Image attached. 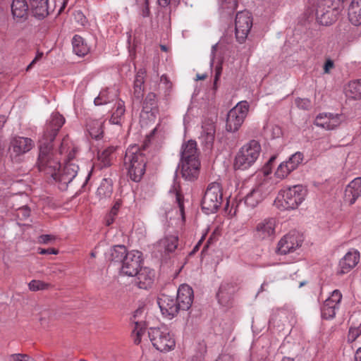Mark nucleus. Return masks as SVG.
I'll return each instance as SVG.
<instances>
[{
    "mask_svg": "<svg viewBox=\"0 0 361 361\" xmlns=\"http://www.w3.org/2000/svg\"><path fill=\"white\" fill-rule=\"evenodd\" d=\"M88 131L93 139L99 140L102 138L104 134L102 123L99 121H93L88 125Z\"/></svg>",
    "mask_w": 361,
    "mask_h": 361,
    "instance_id": "obj_37",
    "label": "nucleus"
},
{
    "mask_svg": "<svg viewBox=\"0 0 361 361\" xmlns=\"http://www.w3.org/2000/svg\"><path fill=\"white\" fill-rule=\"evenodd\" d=\"M27 0H13L11 12L15 18L26 20L30 13Z\"/></svg>",
    "mask_w": 361,
    "mask_h": 361,
    "instance_id": "obj_27",
    "label": "nucleus"
},
{
    "mask_svg": "<svg viewBox=\"0 0 361 361\" xmlns=\"http://www.w3.org/2000/svg\"><path fill=\"white\" fill-rule=\"evenodd\" d=\"M223 202V191L220 183L216 182L208 185L201 201V208L206 214L216 213Z\"/></svg>",
    "mask_w": 361,
    "mask_h": 361,
    "instance_id": "obj_6",
    "label": "nucleus"
},
{
    "mask_svg": "<svg viewBox=\"0 0 361 361\" xmlns=\"http://www.w3.org/2000/svg\"><path fill=\"white\" fill-rule=\"evenodd\" d=\"M66 119L59 112H54L50 119L44 125L41 137L38 140L39 154L37 165L40 171L49 174L51 177L56 176L61 167L58 159L54 158V142Z\"/></svg>",
    "mask_w": 361,
    "mask_h": 361,
    "instance_id": "obj_1",
    "label": "nucleus"
},
{
    "mask_svg": "<svg viewBox=\"0 0 361 361\" xmlns=\"http://www.w3.org/2000/svg\"><path fill=\"white\" fill-rule=\"evenodd\" d=\"M212 236H210L209 238V239L207 240L205 245H204L202 251H201V256L204 255V253L207 252V250H208L209 247V245L212 243Z\"/></svg>",
    "mask_w": 361,
    "mask_h": 361,
    "instance_id": "obj_63",
    "label": "nucleus"
},
{
    "mask_svg": "<svg viewBox=\"0 0 361 361\" xmlns=\"http://www.w3.org/2000/svg\"><path fill=\"white\" fill-rule=\"evenodd\" d=\"M252 26V16L247 11L238 12L235 19V37L239 43H243Z\"/></svg>",
    "mask_w": 361,
    "mask_h": 361,
    "instance_id": "obj_10",
    "label": "nucleus"
},
{
    "mask_svg": "<svg viewBox=\"0 0 361 361\" xmlns=\"http://www.w3.org/2000/svg\"><path fill=\"white\" fill-rule=\"evenodd\" d=\"M30 14L37 19L42 20L49 14V0H27Z\"/></svg>",
    "mask_w": 361,
    "mask_h": 361,
    "instance_id": "obj_24",
    "label": "nucleus"
},
{
    "mask_svg": "<svg viewBox=\"0 0 361 361\" xmlns=\"http://www.w3.org/2000/svg\"><path fill=\"white\" fill-rule=\"evenodd\" d=\"M28 286L30 290L37 291L41 290H47L51 287V285L49 283H45L39 280H32L29 283Z\"/></svg>",
    "mask_w": 361,
    "mask_h": 361,
    "instance_id": "obj_43",
    "label": "nucleus"
},
{
    "mask_svg": "<svg viewBox=\"0 0 361 361\" xmlns=\"http://www.w3.org/2000/svg\"><path fill=\"white\" fill-rule=\"evenodd\" d=\"M10 361H35V360L27 354L16 353L10 355Z\"/></svg>",
    "mask_w": 361,
    "mask_h": 361,
    "instance_id": "obj_49",
    "label": "nucleus"
},
{
    "mask_svg": "<svg viewBox=\"0 0 361 361\" xmlns=\"http://www.w3.org/2000/svg\"><path fill=\"white\" fill-rule=\"evenodd\" d=\"M215 361H234V359L228 354H221Z\"/></svg>",
    "mask_w": 361,
    "mask_h": 361,
    "instance_id": "obj_58",
    "label": "nucleus"
},
{
    "mask_svg": "<svg viewBox=\"0 0 361 361\" xmlns=\"http://www.w3.org/2000/svg\"><path fill=\"white\" fill-rule=\"evenodd\" d=\"M147 162L143 149L137 146L128 148L124 157L128 177L135 183H140L146 172Z\"/></svg>",
    "mask_w": 361,
    "mask_h": 361,
    "instance_id": "obj_2",
    "label": "nucleus"
},
{
    "mask_svg": "<svg viewBox=\"0 0 361 361\" xmlns=\"http://www.w3.org/2000/svg\"><path fill=\"white\" fill-rule=\"evenodd\" d=\"M178 238L176 235H167L161 239L159 245L164 249L165 252L170 253L175 251L178 247Z\"/></svg>",
    "mask_w": 361,
    "mask_h": 361,
    "instance_id": "obj_33",
    "label": "nucleus"
},
{
    "mask_svg": "<svg viewBox=\"0 0 361 361\" xmlns=\"http://www.w3.org/2000/svg\"><path fill=\"white\" fill-rule=\"evenodd\" d=\"M176 299L180 310H188L194 299V293L192 287L185 283L181 284L177 290Z\"/></svg>",
    "mask_w": 361,
    "mask_h": 361,
    "instance_id": "obj_19",
    "label": "nucleus"
},
{
    "mask_svg": "<svg viewBox=\"0 0 361 361\" xmlns=\"http://www.w3.org/2000/svg\"><path fill=\"white\" fill-rule=\"evenodd\" d=\"M205 235H203L200 240L197 242V243L194 246L193 249L189 252L188 256H193L199 250L200 246L202 245L203 241L204 240Z\"/></svg>",
    "mask_w": 361,
    "mask_h": 361,
    "instance_id": "obj_53",
    "label": "nucleus"
},
{
    "mask_svg": "<svg viewBox=\"0 0 361 361\" xmlns=\"http://www.w3.org/2000/svg\"><path fill=\"white\" fill-rule=\"evenodd\" d=\"M146 73L147 71L145 68H139L135 75L133 86H135L136 87H142L145 83Z\"/></svg>",
    "mask_w": 361,
    "mask_h": 361,
    "instance_id": "obj_44",
    "label": "nucleus"
},
{
    "mask_svg": "<svg viewBox=\"0 0 361 361\" xmlns=\"http://www.w3.org/2000/svg\"><path fill=\"white\" fill-rule=\"evenodd\" d=\"M134 324L135 325V329L133 330V333L136 331V335L134 338V343L135 345H138L141 342L142 336L145 331L146 324L145 322H142V321H134Z\"/></svg>",
    "mask_w": 361,
    "mask_h": 361,
    "instance_id": "obj_42",
    "label": "nucleus"
},
{
    "mask_svg": "<svg viewBox=\"0 0 361 361\" xmlns=\"http://www.w3.org/2000/svg\"><path fill=\"white\" fill-rule=\"evenodd\" d=\"M296 106L302 110L308 111L312 107V102L308 98L297 97L295 99Z\"/></svg>",
    "mask_w": 361,
    "mask_h": 361,
    "instance_id": "obj_45",
    "label": "nucleus"
},
{
    "mask_svg": "<svg viewBox=\"0 0 361 361\" xmlns=\"http://www.w3.org/2000/svg\"><path fill=\"white\" fill-rule=\"evenodd\" d=\"M361 197V177H357L350 181L344 191V202L353 205Z\"/></svg>",
    "mask_w": 361,
    "mask_h": 361,
    "instance_id": "obj_22",
    "label": "nucleus"
},
{
    "mask_svg": "<svg viewBox=\"0 0 361 361\" xmlns=\"http://www.w3.org/2000/svg\"><path fill=\"white\" fill-rule=\"evenodd\" d=\"M114 101V98L109 95V89L102 90L99 95L94 98V104L95 106L107 104Z\"/></svg>",
    "mask_w": 361,
    "mask_h": 361,
    "instance_id": "obj_40",
    "label": "nucleus"
},
{
    "mask_svg": "<svg viewBox=\"0 0 361 361\" xmlns=\"http://www.w3.org/2000/svg\"><path fill=\"white\" fill-rule=\"evenodd\" d=\"M38 253L40 255H57L59 253V250L54 247H49V248H38Z\"/></svg>",
    "mask_w": 361,
    "mask_h": 361,
    "instance_id": "obj_50",
    "label": "nucleus"
},
{
    "mask_svg": "<svg viewBox=\"0 0 361 361\" xmlns=\"http://www.w3.org/2000/svg\"><path fill=\"white\" fill-rule=\"evenodd\" d=\"M128 253L129 251L124 245H116L111 246L106 253V259L111 263L121 266Z\"/></svg>",
    "mask_w": 361,
    "mask_h": 361,
    "instance_id": "obj_25",
    "label": "nucleus"
},
{
    "mask_svg": "<svg viewBox=\"0 0 361 361\" xmlns=\"http://www.w3.org/2000/svg\"><path fill=\"white\" fill-rule=\"evenodd\" d=\"M355 361H361V347L355 353Z\"/></svg>",
    "mask_w": 361,
    "mask_h": 361,
    "instance_id": "obj_64",
    "label": "nucleus"
},
{
    "mask_svg": "<svg viewBox=\"0 0 361 361\" xmlns=\"http://www.w3.org/2000/svg\"><path fill=\"white\" fill-rule=\"evenodd\" d=\"M261 145L257 140H252L240 148L233 161L235 171H245L252 167L258 159Z\"/></svg>",
    "mask_w": 361,
    "mask_h": 361,
    "instance_id": "obj_4",
    "label": "nucleus"
},
{
    "mask_svg": "<svg viewBox=\"0 0 361 361\" xmlns=\"http://www.w3.org/2000/svg\"><path fill=\"white\" fill-rule=\"evenodd\" d=\"M34 147L35 142L31 138L16 135L10 140L9 157L13 162L20 163L23 161L24 154Z\"/></svg>",
    "mask_w": 361,
    "mask_h": 361,
    "instance_id": "obj_9",
    "label": "nucleus"
},
{
    "mask_svg": "<svg viewBox=\"0 0 361 361\" xmlns=\"http://www.w3.org/2000/svg\"><path fill=\"white\" fill-rule=\"evenodd\" d=\"M346 95L354 99H361V79L349 82L345 89Z\"/></svg>",
    "mask_w": 361,
    "mask_h": 361,
    "instance_id": "obj_34",
    "label": "nucleus"
},
{
    "mask_svg": "<svg viewBox=\"0 0 361 361\" xmlns=\"http://www.w3.org/2000/svg\"><path fill=\"white\" fill-rule=\"evenodd\" d=\"M122 201L121 200H118L114 203V206L110 210V213H111V216H117L118 210L120 207H121Z\"/></svg>",
    "mask_w": 361,
    "mask_h": 361,
    "instance_id": "obj_54",
    "label": "nucleus"
},
{
    "mask_svg": "<svg viewBox=\"0 0 361 361\" xmlns=\"http://www.w3.org/2000/svg\"><path fill=\"white\" fill-rule=\"evenodd\" d=\"M180 155V159H200L196 141L190 140L186 142H183L181 146Z\"/></svg>",
    "mask_w": 361,
    "mask_h": 361,
    "instance_id": "obj_28",
    "label": "nucleus"
},
{
    "mask_svg": "<svg viewBox=\"0 0 361 361\" xmlns=\"http://www.w3.org/2000/svg\"><path fill=\"white\" fill-rule=\"evenodd\" d=\"M117 147L110 146L104 149L101 153H98V159L101 161V167H108L111 165V155L114 154Z\"/></svg>",
    "mask_w": 361,
    "mask_h": 361,
    "instance_id": "obj_36",
    "label": "nucleus"
},
{
    "mask_svg": "<svg viewBox=\"0 0 361 361\" xmlns=\"http://www.w3.org/2000/svg\"><path fill=\"white\" fill-rule=\"evenodd\" d=\"M310 13H314L317 23L322 25L329 26L337 20L338 11L331 8L333 0H307Z\"/></svg>",
    "mask_w": 361,
    "mask_h": 361,
    "instance_id": "obj_5",
    "label": "nucleus"
},
{
    "mask_svg": "<svg viewBox=\"0 0 361 361\" xmlns=\"http://www.w3.org/2000/svg\"><path fill=\"white\" fill-rule=\"evenodd\" d=\"M135 4L140 9L142 18H149L152 13L149 7V0H135Z\"/></svg>",
    "mask_w": 361,
    "mask_h": 361,
    "instance_id": "obj_41",
    "label": "nucleus"
},
{
    "mask_svg": "<svg viewBox=\"0 0 361 361\" xmlns=\"http://www.w3.org/2000/svg\"><path fill=\"white\" fill-rule=\"evenodd\" d=\"M304 154L300 152H296L292 154L287 161L281 162L275 171V176L279 179H284L292 171H295L302 164Z\"/></svg>",
    "mask_w": 361,
    "mask_h": 361,
    "instance_id": "obj_15",
    "label": "nucleus"
},
{
    "mask_svg": "<svg viewBox=\"0 0 361 361\" xmlns=\"http://www.w3.org/2000/svg\"><path fill=\"white\" fill-rule=\"evenodd\" d=\"M276 226V219H264L257 224L253 231L255 240L257 241L273 240L275 238Z\"/></svg>",
    "mask_w": 361,
    "mask_h": 361,
    "instance_id": "obj_12",
    "label": "nucleus"
},
{
    "mask_svg": "<svg viewBox=\"0 0 361 361\" xmlns=\"http://www.w3.org/2000/svg\"><path fill=\"white\" fill-rule=\"evenodd\" d=\"M215 131L214 126H210L206 130H204L202 138L206 147H212L215 138Z\"/></svg>",
    "mask_w": 361,
    "mask_h": 361,
    "instance_id": "obj_39",
    "label": "nucleus"
},
{
    "mask_svg": "<svg viewBox=\"0 0 361 361\" xmlns=\"http://www.w3.org/2000/svg\"><path fill=\"white\" fill-rule=\"evenodd\" d=\"M338 305H334V303L329 300H326L321 307V316L322 319H333L336 315V310L338 309Z\"/></svg>",
    "mask_w": 361,
    "mask_h": 361,
    "instance_id": "obj_35",
    "label": "nucleus"
},
{
    "mask_svg": "<svg viewBox=\"0 0 361 361\" xmlns=\"http://www.w3.org/2000/svg\"><path fill=\"white\" fill-rule=\"evenodd\" d=\"M306 190L301 185H295L279 190L274 204L280 211L296 209L304 201Z\"/></svg>",
    "mask_w": 361,
    "mask_h": 361,
    "instance_id": "obj_3",
    "label": "nucleus"
},
{
    "mask_svg": "<svg viewBox=\"0 0 361 361\" xmlns=\"http://www.w3.org/2000/svg\"><path fill=\"white\" fill-rule=\"evenodd\" d=\"M176 192V201L177 204L180 203L184 202V195L179 188L178 189H175Z\"/></svg>",
    "mask_w": 361,
    "mask_h": 361,
    "instance_id": "obj_56",
    "label": "nucleus"
},
{
    "mask_svg": "<svg viewBox=\"0 0 361 361\" xmlns=\"http://www.w3.org/2000/svg\"><path fill=\"white\" fill-rule=\"evenodd\" d=\"M78 152V147H73L69 152L67 156V159L65 164H74L73 160L75 157L76 153Z\"/></svg>",
    "mask_w": 361,
    "mask_h": 361,
    "instance_id": "obj_52",
    "label": "nucleus"
},
{
    "mask_svg": "<svg viewBox=\"0 0 361 361\" xmlns=\"http://www.w3.org/2000/svg\"><path fill=\"white\" fill-rule=\"evenodd\" d=\"M142 252L137 250L130 251L121 264V272L126 276H135L141 268L142 263Z\"/></svg>",
    "mask_w": 361,
    "mask_h": 361,
    "instance_id": "obj_13",
    "label": "nucleus"
},
{
    "mask_svg": "<svg viewBox=\"0 0 361 361\" xmlns=\"http://www.w3.org/2000/svg\"><path fill=\"white\" fill-rule=\"evenodd\" d=\"M79 166L75 164H65L64 166L56 172V176H54L53 179L58 183L59 188L65 191L68 188V184L77 176Z\"/></svg>",
    "mask_w": 361,
    "mask_h": 361,
    "instance_id": "obj_14",
    "label": "nucleus"
},
{
    "mask_svg": "<svg viewBox=\"0 0 361 361\" xmlns=\"http://www.w3.org/2000/svg\"><path fill=\"white\" fill-rule=\"evenodd\" d=\"M116 216H111V213L109 212L105 217L106 225H111L114 223Z\"/></svg>",
    "mask_w": 361,
    "mask_h": 361,
    "instance_id": "obj_61",
    "label": "nucleus"
},
{
    "mask_svg": "<svg viewBox=\"0 0 361 361\" xmlns=\"http://www.w3.org/2000/svg\"><path fill=\"white\" fill-rule=\"evenodd\" d=\"M73 49L75 54L79 56H84L90 51V47L85 39L80 35H74L73 40Z\"/></svg>",
    "mask_w": 361,
    "mask_h": 361,
    "instance_id": "obj_31",
    "label": "nucleus"
},
{
    "mask_svg": "<svg viewBox=\"0 0 361 361\" xmlns=\"http://www.w3.org/2000/svg\"><path fill=\"white\" fill-rule=\"evenodd\" d=\"M221 73H222V66H221V63H219V64L216 65V66L215 68V75H214V79H215L216 81L219 80Z\"/></svg>",
    "mask_w": 361,
    "mask_h": 361,
    "instance_id": "obj_59",
    "label": "nucleus"
},
{
    "mask_svg": "<svg viewBox=\"0 0 361 361\" xmlns=\"http://www.w3.org/2000/svg\"><path fill=\"white\" fill-rule=\"evenodd\" d=\"M348 16L353 25H361V0H352L348 7Z\"/></svg>",
    "mask_w": 361,
    "mask_h": 361,
    "instance_id": "obj_29",
    "label": "nucleus"
},
{
    "mask_svg": "<svg viewBox=\"0 0 361 361\" xmlns=\"http://www.w3.org/2000/svg\"><path fill=\"white\" fill-rule=\"evenodd\" d=\"M326 300H329L330 302L334 303V305H338L339 307V304L342 300V294L339 290H334L331 296H329Z\"/></svg>",
    "mask_w": 361,
    "mask_h": 361,
    "instance_id": "obj_48",
    "label": "nucleus"
},
{
    "mask_svg": "<svg viewBox=\"0 0 361 361\" xmlns=\"http://www.w3.org/2000/svg\"><path fill=\"white\" fill-rule=\"evenodd\" d=\"M334 68V62L331 59H326L324 66H323V70L324 73H329L331 69Z\"/></svg>",
    "mask_w": 361,
    "mask_h": 361,
    "instance_id": "obj_51",
    "label": "nucleus"
},
{
    "mask_svg": "<svg viewBox=\"0 0 361 361\" xmlns=\"http://www.w3.org/2000/svg\"><path fill=\"white\" fill-rule=\"evenodd\" d=\"M134 89V95L137 99H140L141 97H142V87H136L135 86H133Z\"/></svg>",
    "mask_w": 361,
    "mask_h": 361,
    "instance_id": "obj_62",
    "label": "nucleus"
},
{
    "mask_svg": "<svg viewBox=\"0 0 361 361\" xmlns=\"http://www.w3.org/2000/svg\"><path fill=\"white\" fill-rule=\"evenodd\" d=\"M135 276L138 288L147 290L151 288L154 283L155 273L154 269L141 267Z\"/></svg>",
    "mask_w": 361,
    "mask_h": 361,
    "instance_id": "obj_23",
    "label": "nucleus"
},
{
    "mask_svg": "<svg viewBox=\"0 0 361 361\" xmlns=\"http://www.w3.org/2000/svg\"><path fill=\"white\" fill-rule=\"evenodd\" d=\"M148 336L152 345L160 352H168L176 346L173 336L165 326L151 327L148 329Z\"/></svg>",
    "mask_w": 361,
    "mask_h": 361,
    "instance_id": "obj_7",
    "label": "nucleus"
},
{
    "mask_svg": "<svg viewBox=\"0 0 361 361\" xmlns=\"http://www.w3.org/2000/svg\"><path fill=\"white\" fill-rule=\"evenodd\" d=\"M200 166V159H180L174 178L177 177L178 171L180 170V175L185 180L194 182L199 177Z\"/></svg>",
    "mask_w": 361,
    "mask_h": 361,
    "instance_id": "obj_11",
    "label": "nucleus"
},
{
    "mask_svg": "<svg viewBox=\"0 0 361 361\" xmlns=\"http://www.w3.org/2000/svg\"><path fill=\"white\" fill-rule=\"evenodd\" d=\"M359 259L360 254L358 252H348L339 261L337 275H343L348 273L357 264Z\"/></svg>",
    "mask_w": 361,
    "mask_h": 361,
    "instance_id": "obj_21",
    "label": "nucleus"
},
{
    "mask_svg": "<svg viewBox=\"0 0 361 361\" xmlns=\"http://www.w3.org/2000/svg\"><path fill=\"white\" fill-rule=\"evenodd\" d=\"M144 310H145V307H139L135 312H134V314L133 315V318L131 319V320L133 321V322H134V321H136V318L140 317L143 312H144Z\"/></svg>",
    "mask_w": 361,
    "mask_h": 361,
    "instance_id": "obj_57",
    "label": "nucleus"
},
{
    "mask_svg": "<svg viewBox=\"0 0 361 361\" xmlns=\"http://www.w3.org/2000/svg\"><path fill=\"white\" fill-rule=\"evenodd\" d=\"M277 158L276 154L272 155L262 168V172L265 176L271 173L274 164Z\"/></svg>",
    "mask_w": 361,
    "mask_h": 361,
    "instance_id": "obj_46",
    "label": "nucleus"
},
{
    "mask_svg": "<svg viewBox=\"0 0 361 361\" xmlns=\"http://www.w3.org/2000/svg\"><path fill=\"white\" fill-rule=\"evenodd\" d=\"M299 246H300V245L298 241L297 236L288 233L283 236L279 241L276 253L277 255H285L294 252Z\"/></svg>",
    "mask_w": 361,
    "mask_h": 361,
    "instance_id": "obj_20",
    "label": "nucleus"
},
{
    "mask_svg": "<svg viewBox=\"0 0 361 361\" xmlns=\"http://www.w3.org/2000/svg\"><path fill=\"white\" fill-rule=\"evenodd\" d=\"M125 112V102L122 99H119L116 103V109L113 112L110 118V122L115 125L121 126L122 120L124 118Z\"/></svg>",
    "mask_w": 361,
    "mask_h": 361,
    "instance_id": "obj_32",
    "label": "nucleus"
},
{
    "mask_svg": "<svg viewBox=\"0 0 361 361\" xmlns=\"http://www.w3.org/2000/svg\"><path fill=\"white\" fill-rule=\"evenodd\" d=\"M264 200L262 189L258 187L253 188L244 198L245 204L252 209Z\"/></svg>",
    "mask_w": 361,
    "mask_h": 361,
    "instance_id": "obj_30",
    "label": "nucleus"
},
{
    "mask_svg": "<svg viewBox=\"0 0 361 361\" xmlns=\"http://www.w3.org/2000/svg\"><path fill=\"white\" fill-rule=\"evenodd\" d=\"M113 192V185L111 179L104 178L97 189V193L100 197H110Z\"/></svg>",
    "mask_w": 361,
    "mask_h": 361,
    "instance_id": "obj_38",
    "label": "nucleus"
},
{
    "mask_svg": "<svg viewBox=\"0 0 361 361\" xmlns=\"http://www.w3.org/2000/svg\"><path fill=\"white\" fill-rule=\"evenodd\" d=\"M157 303L162 314L172 317L176 316L180 308L178 305L176 297L161 293L157 298Z\"/></svg>",
    "mask_w": 361,
    "mask_h": 361,
    "instance_id": "obj_17",
    "label": "nucleus"
},
{
    "mask_svg": "<svg viewBox=\"0 0 361 361\" xmlns=\"http://www.w3.org/2000/svg\"><path fill=\"white\" fill-rule=\"evenodd\" d=\"M30 212L28 206H23L16 210V216L20 221H24L30 216Z\"/></svg>",
    "mask_w": 361,
    "mask_h": 361,
    "instance_id": "obj_47",
    "label": "nucleus"
},
{
    "mask_svg": "<svg viewBox=\"0 0 361 361\" xmlns=\"http://www.w3.org/2000/svg\"><path fill=\"white\" fill-rule=\"evenodd\" d=\"M249 104L247 101L239 102L227 114L226 130L235 133L243 123L249 111Z\"/></svg>",
    "mask_w": 361,
    "mask_h": 361,
    "instance_id": "obj_8",
    "label": "nucleus"
},
{
    "mask_svg": "<svg viewBox=\"0 0 361 361\" xmlns=\"http://www.w3.org/2000/svg\"><path fill=\"white\" fill-rule=\"evenodd\" d=\"M217 47H218V43L214 44L212 47V51H211V65L212 66L214 64V62Z\"/></svg>",
    "mask_w": 361,
    "mask_h": 361,
    "instance_id": "obj_60",
    "label": "nucleus"
},
{
    "mask_svg": "<svg viewBox=\"0 0 361 361\" xmlns=\"http://www.w3.org/2000/svg\"><path fill=\"white\" fill-rule=\"evenodd\" d=\"M54 239L55 237L54 235L49 234L41 235L39 237V241L41 243H48L49 242L54 240Z\"/></svg>",
    "mask_w": 361,
    "mask_h": 361,
    "instance_id": "obj_55",
    "label": "nucleus"
},
{
    "mask_svg": "<svg viewBox=\"0 0 361 361\" xmlns=\"http://www.w3.org/2000/svg\"><path fill=\"white\" fill-rule=\"evenodd\" d=\"M141 114H147V118L154 121L159 114L157 96L154 92H149L145 97L142 104Z\"/></svg>",
    "mask_w": 361,
    "mask_h": 361,
    "instance_id": "obj_18",
    "label": "nucleus"
},
{
    "mask_svg": "<svg viewBox=\"0 0 361 361\" xmlns=\"http://www.w3.org/2000/svg\"><path fill=\"white\" fill-rule=\"evenodd\" d=\"M341 116V114H338L335 116L331 113L328 114H325V118H327V121L320 122L324 117L323 114H319L315 118L314 125L322 127L326 130H333L340 125V117Z\"/></svg>",
    "mask_w": 361,
    "mask_h": 361,
    "instance_id": "obj_26",
    "label": "nucleus"
},
{
    "mask_svg": "<svg viewBox=\"0 0 361 361\" xmlns=\"http://www.w3.org/2000/svg\"><path fill=\"white\" fill-rule=\"evenodd\" d=\"M235 286L233 283H221L216 294L218 303L226 310L231 309L234 305V294Z\"/></svg>",
    "mask_w": 361,
    "mask_h": 361,
    "instance_id": "obj_16",
    "label": "nucleus"
}]
</instances>
